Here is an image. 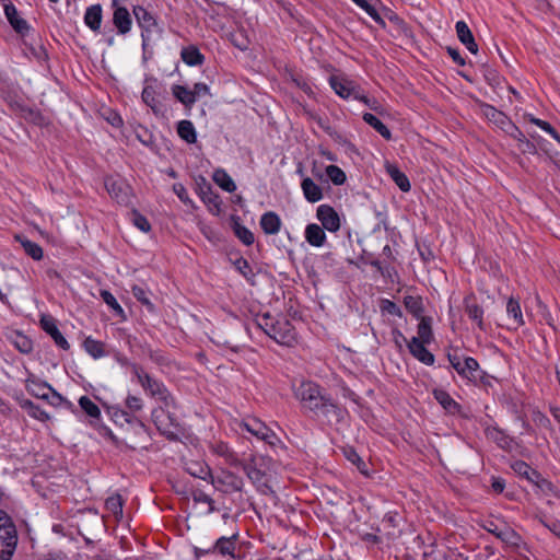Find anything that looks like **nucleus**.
Listing matches in <instances>:
<instances>
[{
	"label": "nucleus",
	"instance_id": "1",
	"mask_svg": "<svg viewBox=\"0 0 560 560\" xmlns=\"http://www.w3.org/2000/svg\"><path fill=\"white\" fill-rule=\"evenodd\" d=\"M132 374L144 393L161 404L159 409L152 410L153 420L156 419L159 411L176 408L175 397L161 380L147 373L141 365H132ZM154 422L156 423V421Z\"/></svg>",
	"mask_w": 560,
	"mask_h": 560
},
{
	"label": "nucleus",
	"instance_id": "2",
	"mask_svg": "<svg viewBox=\"0 0 560 560\" xmlns=\"http://www.w3.org/2000/svg\"><path fill=\"white\" fill-rule=\"evenodd\" d=\"M267 458L250 455L247 460H241L237 467H241L246 477L254 485L256 490L264 495L275 494L272 487L269 483V476L266 471Z\"/></svg>",
	"mask_w": 560,
	"mask_h": 560
},
{
	"label": "nucleus",
	"instance_id": "3",
	"mask_svg": "<svg viewBox=\"0 0 560 560\" xmlns=\"http://www.w3.org/2000/svg\"><path fill=\"white\" fill-rule=\"evenodd\" d=\"M258 325L279 345L291 347L296 342L295 328L285 317L273 320L269 315H265L259 320Z\"/></svg>",
	"mask_w": 560,
	"mask_h": 560
},
{
	"label": "nucleus",
	"instance_id": "4",
	"mask_svg": "<svg viewBox=\"0 0 560 560\" xmlns=\"http://www.w3.org/2000/svg\"><path fill=\"white\" fill-rule=\"evenodd\" d=\"M292 389L302 408L310 412H314L327 395L317 383L312 381H302L298 385L294 384Z\"/></svg>",
	"mask_w": 560,
	"mask_h": 560
},
{
	"label": "nucleus",
	"instance_id": "5",
	"mask_svg": "<svg viewBox=\"0 0 560 560\" xmlns=\"http://www.w3.org/2000/svg\"><path fill=\"white\" fill-rule=\"evenodd\" d=\"M160 83L155 78L144 79L141 98L155 116H164L166 113V107L160 101Z\"/></svg>",
	"mask_w": 560,
	"mask_h": 560
},
{
	"label": "nucleus",
	"instance_id": "6",
	"mask_svg": "<svg viewBox=\"0 0 560 560\" xmlns=\"http://www.w3.org/2000/svg\"><path fill=\"white\" fill-rule=\"evenodd\" d=\"M105 188L110 198L116 200L118 206L127 207L131 197V188L127 180L120 175H109L104 180Z\"/></svg>",
	"mask_w": 560,
	"mask_h": 560
},
{
	"label": "nucleus",
	"instance_id": "7",
	"mask_svg": "<svg viewBox=\"0 0 560 560\" xmlns=\"http://www.w3.org/2000/svg\"><path fill=\"white\" fill-rule=\"evenodd\" d=\"M241 428L254 435L257 440L265 442L270 447L280 443L278 435L257 418H247L241 423Z\"/></svg>",
	"mask_w": 560,
	"mask_h": 560
},
{
	"label": "nucleus",
	"instance_id": "8",
	"mask_svg": "<svg viewBox=\"0 0 560 560\" xmlns=\"http://www.w3.org/2000/svg\"><path fill=\"white\" fill-rule=\"evenodd\" d=\"M133 14L141 28L142 46L145 47L152 42L153 34L158 33L156 19L141 5L133 8Z\"/></svg>",
	"mask_w": 560,
	"mask_h": 560
},
{
	"label": "nucleus",
	"instance_id": "9",
	"mask_svg": "<svg viewBox=\"0 0 560 560\" xmlns=\"http://www.w3.org/2000/svg\"><path fill=\"white\" fill-rule=\"evenodd\" d=\"M328 81L334 92L342 100L361 98V86L353 80L346 77L331 75Z\"/></svg>",
	"mask_w": 560,
	"mask_h": 560
},
{
	"label": "nucleus",
	"instance_id": "10",
	"mask_svg": "<svg viewBox=\"0 0 560 560\" xmlns=\"http://www.w3.org/2000/svg\"><path fill=\"white\" fill-rule=\"evenodd\" d=\"M317 417H323L328 423H339L343 420L347 411L339 406L329 395L323 399L313 412Z\"/></svg>",
	"mask_w": 560,
	"mask_h": 560
},
{
	"label": "nucleus",
	"instance_id": "11",
	"mask_svg": "<svg viewBox=\"0 0 560 560\" xmlns=\"http://www.w3.org/2000/svg\"><path fill=\"white\" fill-rule=\"evenodd\" d=\"M486 438L491 440L503 451L511 452L515 446L514 438L510 436L504 430L499 427L490 425L485 429Z\"/></svg>",
	"mask_w": 560,
	"mask_h": 560
},
{
	"label": "nucleus",
	"instance_id": "12",
	"mask_svg": "<svg viewBox=\"0 0 560 560\" xmlns=\"http://www.w3.org/2000/svg\"><path fill=\"white\" fill-rule=\"evenodd\" d=\"M428 342H422L419 338L412 337L407 347L409 352L421 363L425 365L434 364V355L425 348Z\"/></svg>",
	"mask_w": 560,
	"mask_h": 560
},
{
	"label": "nucleus",
	"instance_id": "13",
	"mask_svg": "<svg viewBox=\"0 0 560 560\" xmlns=\"http://www.w3.org/2000/svg\"><path fill=\"white\" fill-rule=\"evenodd\" d=\"M40 326H42L43 330L45 332H47L52 338V340L59 348H61L63 350H68L70 348L69 342L67 341V339L63 337V335L58 329L54 317L43 316L40 319Z\"/></svg>",
	"mask_w": 560,
	"mask_h": 560
},
{
	"label": "nucleus",
	"instance_id": "14",
	"mask_svg": "<svg viewBox=\"0 0 560 560\" xmlns=\"http://www.w3.org/2000/svg\"><path fill=\"white\" fill-rule=\"evenodd\" d=\"M464 307L469 319L476 323L480 330H486L483 323V308L476 302V296L474 294L465 296Z\"/></svg>",
	"mask_w": 560,
	"mask_h": 560
},
{
	"label": "nucleus",
	"instance_id": "15",
	"mask_svg": "<svg viewBox=\"0 0 560 560\" xmlns=\"http://www.w3.org/2000/svg\"><path fill=\"white\" fill-rule=\"evenodd\" d=\"M229 224L238 238V241L245 246H250L255 242L254 233L241 223V218L235 214H231L229 218Z\"/></svg>",
	"mask_w": 560,
	"mask_h": 560
},
{
	"label": "nucleus",
	"instance_id": "16",
	"mask_svg": "<svg viewBox=\"0 0 560 560\" xmlns=\"http://www.w3.org/2000/svg\"><path fill=\"white\" fill-rule=\"evenodd\" d=\"M236 539V534L231 537L222 536L211 546V550H214V555L235 558Z\"/></svg>",
	"mask_w": 560,
	"mask_h": 560
},
{
	"label": "nucleus",
	"instance_id": "17",
	"mask_svg": "<svg viewBox=\"0 0 560 560\" xmlns=\"http://www.w3.org/2000/svg\"><path fill=\"white\" fill-rule=\"evenodd\" d=\"M3 7H4V14H5L9 23L11 24V26L18 33H20L22 35L25 34L28 31V24L24 19H22L19 15L16 8L10 2L4 3Z\"/></svg>",
	"mask_w": 560,
	"mask_h": 560
},
{
	"label": "nucleus",
	"instance_id": "18",
	"mask_svg": "<svg viewBox=\"0 0 560 560\" xmlns=\"http://www.w3.org/2000/svg\"><path fill=\"white\" fill-rule=\"evenodd\" d=\"M113 23L117 28L118 34H127L132 24L129 11L124 7H116L113 14Z\"/></svg>",
	"mask_w": 560,
	"mask_h": 560
},
{
	"label": "nucleus",
	"instance_id": "19",
	"mask_svg": "<svg viewBox=\"0 0 560 560\" xmlns=\"http://www.w3.org/2000/svg\"><path fill=\"white\" fill-rule=\"evenodd\" d=\"M103 19L101 4H93L86 8L84 13V24L94 33L100 32Z\"/></svg>",
	"mask_w": 560,
	"mask_h": 560
},
{
	"label": "nucleus",
	"instance_id": "20",
	"mask_svg": "<svg viewBox=\"0 0 560 560\" xmlns=\"http://www.w3.org/2000/svg\"><path fill=\"white\" fill-rule=\"evenodd\" d=\"M51 385L48 383L36 378L34 375H31L25 381V388L27 393L36 398L43 399L47 398V393L51 389Z\"/></svg>",
	"mask_w": 560,
	"mask_h": 560
},
{
	"label": "nucleus",
	"instance_id": "21",
	"mask_svg": "<svg viewBox=\"0 0 560 560\" xmlns=\"http://www.w3.org/2000/svg\"><path fill=\"white\" fill-rule=\"evenodd\" d=\"M306 242L314 247H322L326 243L325 230L322 225L310 223L304 231Z\"/></svg>",
	"mask_w": 560,
	"mask_h": 560
},
{
	"label": "nucleus",
	"instance_id": "22",
	"mask_svg": "<svg viewBox=\"0 0 560 560\" xmlns=\"http://www.w3.org/2000/svg\"><path fill=\"white\" fill-rule=\"evenodd\" d=\"M218 482L225 487V492H241L244 488L243 478L229 470L222 471Z\"/></svg>",
	"mask_w": 560,
	"mask_h": 560
},
{
	"label": "nucleus",
	"instance_id": "23",
	"mask_svg": "<svg viewBox=\"0 0 560 560\" xmlns=\"http://www.w3.org/2000/svg\"><path fill=\"white\" fill-rule=\"evenodd\" d=\"M457 373L469 381H477L482 376L478 361L471 357H465L463 359L460 370Z\"/></svg>",
	"mask_w": 560,
	"mask_h": 560
},
{
	"label": "nucleus",
	"instance_id": "24",
	"mask_svg": "<svg viewBox=\"0 0 560 560\" xmlns=\"http://www.w3.org/2000/svg\"><path fill=\"white\" fill-rule=\"evenodd\" d=\"M455 28L457 37L462 42V44H464L471 54H477L478 45L476 44L472 33L469 30L468 25L464 21H457Z\"/></svg>",
	"mask_w": 560,
	"mask_h": 560
},
{
	"label": "nucleus",
	"instance_id": "25",
	"mask_svg": "<svg viewBox=\"0 0 560 560\" xmlns=\"http://www.w3.org/2000/svg\"><path fill=\"white\" fill-rule=\"evenodd\" d=\"M259 224L265 234L275 235L279 233L282 222L276 212H264Z\"/></svg>",
	"mask_w": 560,
	"mask_h": 560
},
{
	"label": "nucleus",
	"instance_id": "26",
	"mask_svg": "<svg viewBox=\"0 0 560 560\" xmlns=\"http://www.w3.org/2000/svg\"><path fill=\"white\" fill-rule=\"evenodd\" d=\"M361 8L375 23L384 26L385 21L378 13L377 8L382 5L380 0H351Z\"/></svg>",
	"mask_w": 560,
	"mask_h": 560
},
{
	"label": "nucleus",
	"instance_id": "27",
	"mask_svg": "<svg viewBox=\"0 0 560 560\" xmlns=\"http://www.w3.org/2000/svg\"><path fill=\"white\" fill-rule=\"evenodd\" d=\"M433 396L447 413L456 415L460 411V405L446 390L434 389Z\"/></svg>",
	"mask_w": 560,
	"mask_h": 560
},
{
	"label": "nucleus",
	"instance_id": "28",
	"mask_svg": "<svg viewBox=\"0 0 560 560\" xmlns=\"http://www.w3.org/2000/svg\"><path fill=\"white\" fill-rule=\"evenodd\" d=\"M486 529L489 533H491L492 535H494L497 538L502 540L503 542H506L512 546L518 545L520 536L517 535V533L514 529H512L510 527H505L504 529H499V527L497 525H494L493 523H490V525L488 527H486Z\"/></svg>",
	"mask_w": 560,
	"mask_h": 560
},
{
	"label": "nucleus",
	"instance_id": "29",
	"mask_svg": "<svg viewBox=\"0 0 560 560\" xmlns=\"http://www.w3.org/2000/svg\"><path fill=\"white\" fill-rule=\"evenodd\" d=\"M180 58L189 67L201 66L205 62V56L195 45L183 47Z\"/></svg>",
	"mask_w": 560,
	"mask_h": 560
},
{
	"label": "nucleus",
	"instance_id": "30",
	"mask_svg": "<svg viewBox=\"0 0 560 560\" xmlns=\"http://www.w3.org/2000/svg\"><path fill=\"white\" fill-rule=\"evenodd\" d=\"M511 469L520 477L527 481H536L539 479V471L532 468L526 462L517 459L511 463Z\"/></svg>",
	"mask_w": 560,
	"mask_h": 560
},
{
	"label": "nucleus",
	"instance_id": "31",
	"mask_svg": "<svg viewBox=\"0 0 560 560\" xmlns=\"http://www.w3.org/2000/svg\"><path fill=\"white\" fill-rule=\"evenodd\" d=\"M506 313L512 322L511 328L517 329L525 324L518 300L510 298L506 303Z\"/></svg>",
	"mask_w": 560,
	"mask_h": 560
},
{
	"label": "nucleus",
	"instance_id": "32",
	"mask_svg": "<svg viewBox=\"0 0 560 560\" xmlns=\"http://www.w3.org/2000/svg\"><path fill=\"white\" fill-rule=\"evenodd\" d=\"M317 219L322 228L328 232H337L340 229L341 220L338 212H317Z\"/></svg>",
	"mask_w": 560,
	"mask_h": 560
},
{
	"label": "nucleus",
	"instance_id": "33",
	"mask_svg": "<svg viewBox=\"0 0 560 560\" xmlns=\"http://www.w3.org/2000/svg\"><path fill=\"white\" fill-rule=\"evenodd\" d=\"M14 240L21 244L24 252L34 260H40L44 256L43 248L35 242L30 241L23 235L16 234Z\"/></svg>",
	"mask_w": 560,
	"mask_h": 560
},
{
	"label": "nucleus",
	"instance_id": "34",
	"mask_svg": "<svg viewBox=\"0 0 560 560\" xmlns=\"http://www.w3.org/2000/svg\"><path fill=\"white\" fill-rule=\"evenodd\" d=\"M177 135L182 140L191 144L197 141V132L194 124L190 120H180L177 124Z\"/></svg>",
	"mask_w": 560,
	"mask_h": 560
},
{
	"label": "nucleus",
	"instance_id": "35",
	"mask_svg": "<svg viewBox=\"0 0 560 560\" xmlns=\"http://www.w3.org/2000/svg\"><path fill=\"white\" fill-rule=\"evenodd\" d=\"M172 93L185 107H191L195 104L192 90H189L187 86L175 84L172 86Z\"/></svg>",
	"mask_w": 560,
	"mask_h": 560
},
{
	"label": "nucleus",
	"instance_id": "36",
	"mask_svg": "<svg viewBox=\"0 0 560 560\" xmlns=\"http://www.w3.org/2000/svg\"><path fill=\"white\" fill-rule=\"evenodd\" d=\"M212 450L219 456L224 457L229 465L237 467L238 464H241V459H238L236 454L230 448V446L226 443L218 442L213 444Z\"/></svg>",
	"mask_w": 560,
	"mask_h": 560
},
{
	"label": "nucleus",
	"instance_id": "37",
	"mask_svg": "<svg viewBox=\"0 0 560 560\" xmlns=\"http://www.w3.org/2000/svg\"><path fill=\"white\" fill-rule=\"evenodd\" d=\"M83 348L93 359H101L106 355L105 343L92 337L84 339Z\"/></svg>",
	"mask_w": 560,
	"mask_h": 560
},
{
	"label": "nucleus",
	"instance_id": "38",
	"mask_svg": "<svg viewBox=\"0 0 560 560\" xmlns=\"http://www.w3.org/2000/svg\"><path fill=\"white\" fill-rule=\"evenodd\" d=\"M302 190L308 201L316 202L323 197L320 187L311 178H304L302 182Z\"/></svg>",
	"mask_w": 560,
	"mask_h": 560
},
{
	"label": "nucleus",
	"instance_id": "39",
	"mask_svg": "<svg viewBox=\"0 0 560 560\" xmlns=\"http://www.w3.org/2000/svg\"><path fill=\"white\" fill-rule=\"evenodd\" d=\"M404 304L406 310L412 314L417 319L423 316V302L421 296L406 295L404 298Z\"/></svg>",
	"mask_w": 560,
	"mask_h": 560
},
{
	"label": "nucleus",
	"instance_id": "40",
	"mask_svg": "<svg viewBox=\"0 0 560 560\" xmlns=\"http://www.w3.org/2000/svg\"><path fill=\"white\" fill-rule=\"evenodd\" d=\"M213 180L228 192H232L236 189L233 178L223 168H218L213 172Z\"/></svg>",
	"mask_w": 560,
	"mask_h": 560
},
{
	"label": "nucleus",
	"instance_id": "41",
	"mask_svg": "<svg viewBox=\"0 0 560 560\" xmlns=\"http://www.w3.org/2000/svg\"><path fill=\"white\" fill-rule=\"evenodd\" d=\"M363 120L371 126L375 131H377L384 139L390 140L392 132L390 130L373 114L364 113L362 116Z\"/></svg>",
	"mask_w": 560,
	"mask_h": 560
},
{
	"label": "nucleus",
	"instance_id": "42",
	"mask_svg": "<svg viewBox=\"0 0 560 560\" xmlns=\"http://www.w3.org/2000/svg\"><path fill=\"white\" fill-rule=\"evenodd\" d=\"M230 261L233 264L235 269L252 284H254L255 272L253 271L249 262L242 256L236 257L235 259L230 258Z\"/></svg>",
	"mask_w": 560,
	"mask_h": 560
},
{
	"label": "nucleus",
	"instance_id": "43",
	"mask_svg": "<svg viewBox=\"0 0 560 560\" xmlns=\"http://www.w3.org/2000/svg\"><path fill=\"white\" fill-rule=\"evenodd\" d=\"M21 407H22V409L27 411L30 417H32L36 420L45 422V421H48L50 418L49 415L44 409H42L39 406L34 404L30 399H25V400L21 401Z\"/></svg>",
	"mask_w": 560,
	"mask_h": 560
},
{
	"label": "nucleus",
	"instance_id": "44",
	"mask_svg": "<svg viewBox=\"0 0 560 560\" xmlns=\"http://www.w3.org/2000/svg\"><path fill=\"white\" fill-rule=\"evenodd\" d=\"M110 415L116 424L124 425L125 423L133 424L139 420L135 415L118 407H112Z\"/></svg>",
	"mask_w": 560,
	"mask_h": 560
},
{
	"label": "nucleus",
	"instance_id": "45",
	"mask_svg": "<svg viewBox=\"0 0 560 560\" xmlns=\"http://www.w3.org/2000/svg\"><path fill=\"white\" fill-rule=\"evenodd\" d=\"M44 400H46L52 407L63 406L71 411L74 410V405L61 396V394H59L54 387H51V389L47 393V398H44Z\"/></svg>",
	"mask_w": 560,
	"mask_h": 560
},
{
	"label": "nucleus",
	"instance_id": "46",
	"mask_svg": "<svg viewBox=\"0 0 560 560\" xmlns=\"http://www.w3.org/2000/svg\"><path fill=\"white\" fill-rule=\"evenodd\" d=\"M432 318L431 317H422L419 318L418 324V336L416 338H419L422 342H431L433 339V332L431 328Z\"/></svg>",
	"mask_w": 560,
	"mask_h": 560
},
{
	"label": "nucleus",
	"instance_id": "47",
	"mask_svg": "<svg viewBox=\"0 0 560 560\" xmlns=\"http://www.w3.org/2000/svg\"><path fill=\"white\" fill-rule=\"evenodd\" d=\"M345 456L363 476L368 477L370 475L368 463L353 448L346 450Z\"/></svg>",
	"mask_w": 560,
	"mask_h": 560
},
{
	"label": "nucleus",
	"instance_id": "48",
	"mask_svg": "<svg viewBox=\"0 0 560 560\" xmlns=\"http://www.w3.org/2000/svg\"><path fill=\"white\" fill-rule=\"evenodd\" d=\"M186 470L189 475L202 480H207L211 477L210 467L202 463H190L187 465Z\"/></svg>",
	"mask_w": 560,
	"mask_h": 560
},
{
	"label": "nucleus",
	"instance_id": "49",
	"mask_svg": "<svg viewBox=\"0 0 560 560\" xmlns=\"http://www.w3.org/2000/svg\"><path fill=\"white\" fill-rule=\"evenodd\" d=\"M360 259L363 264L374 267L383 277L387 276V267L381 259L375 258L372 253L363 250Z\"/></svg>",
	"mask_w": 560,
	"mask_h": 560
},
{
	"label": "nucleus",
	"instance_id": "50",
	"mask_svg": "<svg viewBox=\"0 0 560 560\" xmlns=\"http://www.w3.org/2000/svg\"><path fill=\"white\" fill-rule=\"evenodd\" d=\"M105 508L115 517L122 516V498L120 494H115L106 499Z\"/></svg>",
	"mask_w": 560,
	"mask_h": 560
},
{
	"label": "nucleus",
	"instance_id": "51",
	"mask_svg": "<svg viewBox=\"0 0 560 560\" xmlns=\"http://www.w3.org/2000/svg\"><path fill=\"white\" fill-rule=\"evenodd\" d=\"M79 406L89 417L93 419H98L101 417L100 408L88 396L80 397Z\"/></svg>",
	"mask_w": 560,
	"mask_h": 560
},
{
	"label": "nucleus",
	"instance_id": "52",
	"mask_svg": "<svg viewBox=\"0 0 560 560\" xmlns=\"http://www.w3.org/2000/svg\"><path fill=\"white\" fill-rule=\"evenodd\" d=\"M326 175L335 185H342L347 179L346 173L337 165H328L326 167Z\"/></svg>",
	"mask_w": 560,
	"mask_h": 560
},
{
	"label": "nucleus",
	"instance_id": "53",
	"mask_svg": "<svg viewBox=\"0 0 560 560\" xmlns=\"http://www.w3.org/2000/svg\"><path fill=\"white\" fill-rule=\"evenodd\" d=\"M202 235L212 244L217 245L222 242V234L206 223H199Z\"/></svg>",
	"mask_w": 560,
	"mask_h": 560
},
{
	"label": "nucleus",
	"instance_id": "54",
	"mask_svg": "<svg viewBox=\"0 0 560 560\" xmlns=\"http://www.w3.org/2000/svg\"><path fill=\"white\" fill-rule=\"evenodd\" d=\"M13 343L21 353H30L33 350V342L25 335L16 334Z\"/></svg>",
	"mask_w": 560,
	"mask_h": 560
},
{
	"label": "nucleus",
	"instance_id": "55",
	"mask_svg": "<svg viewBox=\"0 0 560 560\" xmlns=\"http://www.w3.org/2000/svg\"><path fill=\"white\" fill-rule=\"evenodd\" d=\"M101 298L117 315H124V308L119 305L116 298L107 290L101 291Z\"/></svg>",
	"mask_w": 560,
	"mask_h": 560
},
{
	"label": "nucleus",
	"instance_id": "56",
	"mask_svg": "<svg viewBox=\"0 0 560 560\" xmlns=\"http://www.w3.org/2000/svg\"><path fill=\"white\" fill-rule=\"evenodd\" d=\"M194 502L203 503L208 506L207 513H213L217 509L213 499L201 490L195 491L192 494Z\"/></svg>",
	"mask_w": 560,
	"mask_h": 560
},
{
	"label": "nucleus",
	"instance_id": "57",
	"mask_svg": "<svg viewBox=\"0 0 560 560\" xmlns=\"http://www.w3.org/2000/svg\"><path fill=\"white\" fill-rule=\"evenodd\" d=\"M130 221L141 232L148 233L151 230V224H150L149 220L144 215H142L140 212H131Z\"/></svg>",
	"mask_w": 560,
	"mask_h": 560
},
{
	"label": "nucleus",
	"instance_id": "58",
	"mask_svg": "<svg viewBox=\"0 0 560 560\" xmlns=\"http://www.w3.org/2000/svg\"><path fill=\"white\" fill-rule=\"evenodd\" d=\"M125 405H126L127 411H129L131 415H133L135 412L142 410L143 400L141 397L129 394L125 399Z\"/></svg>",
	"mask_w": 560,
	"mask_h": 560
},
{
	"label": "nucleus",
	"instance_id": "59",
	"mask_svg": "<svg viewBox=\"0 0 560 560\" xmlns=\"http://www.w3.org/2000/svg\"><path fill=\"white\" fill-rule=\"evenodd\" d=\"M524 119L535 126L539 127L541 130L547 132L549 136L555 133V128L547 121L536 118L533 114H525Z\"/></svg>",
	"mask_w": 560,
	"mask_h": 560
},
{
	"label": "nucleus",
	"instance_id": "60",
	"mask_svg": "<svg viewBox=\"0 0 560 560\" xmlns=\"http://www.w3.org/2000/svg\"><path fill=\"white\" fill-rule=\"evenodd\" d=\"M381 261L385 264L387 267V276L390 275V265L396 260L393 248L387 244L383 247L382 253L380 254Z\"/></svg>",
	"mask_w": 560,
	"mask_h": 560
},
{
	"label": "nucleus",
	"instance_id": "61",
	"mask_svg": "<svg viewBox=\"0 0 560 560\" xmlns=\"http://www.w3.org/2000/svg\"><path fill=\"white\" fill-rule=\"evenodd\" d=\"M390 175L394 182L402 191H408L410 189L409 179L404 173H401L398 170H394L393 172H390Z\"/></svg>",
	"mask_w": 560,
	"mask_h": 560
},
{
	"label": "nucleus",
	"instance_id": "62",
	"mask_svg": "<svg viewBox=\"0 0 560 560\" xmlns=\"http://www.w3.org/2000/svg\"><path fill=\"white\" fill-rule=\"evenodd\" d=\"M131 293L137 299V301H139L143 305L152 307L149 294L144 288H142L141 285H132Z\"/></svg>",
	"mask_w": 560,
	"mask_h": 560
},
{
	"label": "nucleus",
	"instance_id": "63",
	"mask_svg": "<svg viewBox=\"0 0 560 560\" xmlns=\"http://www.w3.org/2000/svg\"><path fill=\"white\" fill-rule=\"evenodd\" d=\"M487 115L501 126H505V124L509 121L508 117L502 112L497 110L492 106H488Z\"/></svg>",
	"mask_w": 560,
	"mask_h": 560
},
{
	"label": "nucleus",
	"instance_id": "64",
	"mask_svg": "<svg viewBox=\"0 0 560 560\" xmlns=\"http://www.w3.org/2000/svg\"><path fill=\"white\" fill-rule=\"evenodd\" d=\"M540 522L546 528H548L551 533H553L556 536L560 538V521L545 518L540 520Z\"/></svg>",
	"mask_w": 560,
	"mask_h": 560
}]
</instances>
